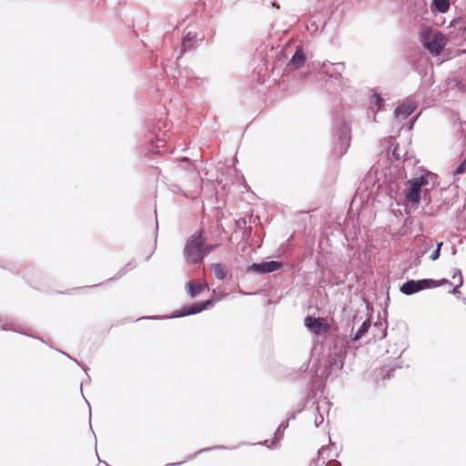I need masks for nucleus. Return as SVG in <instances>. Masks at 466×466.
<instances>
[{"label":"nucleus","instance_id":"nucleus-1","mask_svg":"<svg viewBox=\"0 0 466 466\" xmlns=\"http://www.w3.org/2000/svg\"><path fill=\"white\" fill-rule=\"evenodd\" d=\"M306 61L307 54L304 48L298 46L289 61L286 64L279 82V88L286 94L293 95L298 92L304 80L309 76V71H299L304 66Z\"/></svg>","mask_w":466,"mask_h":466},{"label":"nucleus","instance_id":"nucleus-2","mask_svg":"<svg viewBox=\"0 0 466 466\" xmlns=\"http://www.w3.org/2000/svg\"><path fill=\"white\" fill-rule=\"evenodd\" d=\"M351 126L346 118H333L332 137L334 147L332 154L334 157H342L349 149L351 141Z\"/></svg>","mask_w":466,"mask_h":466},{"label":"nucleus","instance_id":"nucleus-3","mask_svg":"<svg viewBox=\"0 0 466 466\" xmlns=\"http://www.w3.org/2000/svg\"><path fill=\"white\" fill-rule=\"evenodd\" d=\"M146 127L149 133L147 140L152 143L151 151L159 154L160 147L165 146L169 137L167 132L172 125L167 118H147Z\"/></svg>","mask_w":466,"mask_h":466},{"label":"nucleus","instance_id":"nucleus-4","mask_svg":"<svg viewBox=\"0 0 466 466\" xmlns=\"http://www.w3.org/2000/svg\"><path fill=\"white\" fill-rule=\"evenodd\" d=\"M407 184L408 187L404 192L406 201L412 205H419L421 198L422 188L430 184L431 187H434L436 185V177L431 172H426L408 180Z\"/></svg>","mask_w":466,"mask_h":466},{"label":"nucleus","instance_id":"nucleus-5","mask_svg":"<svg viewBox=\"0 0 466 466\" xmlns=\"http://www.w3.org/2000/svg\"><path fill=\"white\" fill-rule=\"evenodd\" d=\"M203 229H199L191 235L185 245L184 256L187 262L193 264L203 263L204 241Z\"/></svg>","mask_w":466,"mask_h":466},{"label":"nucleus","instance_id":"nucleus-6","mask_svg":"<svg viewBox=\"0 0 466 466\" xmlns=\"http://www.w3.org/2000/svg\"><path fill=\"white\" fill-rule=\"evenodd\" d=\"M218 299L216 298H210L204 301L194 302L191 304L184 305L180 309L174 310L170 316H153V317H143L147 319H177L190 315H195L202 312L212 306ZM142 319V318H140ZM139 320V319H137Z\"/></svg>","mask_w":466,"mask_h":466},{"label":"nucleus","instance_id":"nucleus-7","mask_svg":"<svg viewBox=\"0 0 466 466\" xmlns=\"http://www.w3.org/2000/svg\"><path fill=\"white\" fill-rule=\"evenodd\" d=\"M422 46L433 56H439L445 48L448 40L441 32H432L430 29L423 30L420 34Z\"/></svg>","mask_w":466,"mask_h":466},{"label":"nucleus","instance_id":"nucleus-8","mask_svg":"<svg viewBox=\"0 0 466 466\" xmlns=\"http://www.w3.org/2000/svg\"><path fill=\"white\" fill-rule=\"evenodd\" d=\"M345 356L346 350L343 348H334V350L329 354L327 360V377L331 376L333 373L339 372L342 370L344 366Z\"/></svg>","mask_w":466,"mask_h":466},{"label":"nucleus","instance_id":"nucleus-9","mask_svg":"<svg viewBox=\"0 0 466 466\" xmlns=\"http://www.w3.org/2000/svg\"><path fill=\"white\" fill-rule=\"evenodd\" d=\"M432 283V279H409L400 286V291L402 294L410 296L423 289H431Z\"/></svg>","mask_w":466,"mask_h":466},{"label":"nucleus","instance_id":"nucleus-10","mask_svg":"<svg viewBox=\"0 0 466 466\" xmlns=\"http://www.w3.org/2000/svg\"><path fill=\"white\" fill-rule=\"evenodd\" d=\"M305 327L314 335L319 336L329 330V325L323 318L307 316L304 319Z\"/></svg>","mask_w":466,"mask_h":466},{"label":"nucleus","instance_id":"nucleus-11","mask_svg":"<svg viewBox=\"0 0 466 466\" xmlns=\"http://www.w3.org/2000/svg\"><path fill=\"white\" fill-rule=\"evenodd\" d=\"M283 267L282 262L278 260L263 261L260 263H252L247 268V272H253L258 275H263L277 271Z\"/></svg>","mask_w":466,"mask_h":466},{"label":"nucleus","instance_id":"nucleus-12","mask_svg":"<svg viewBox=\"0 0 466 466\" xmlns=\"http://www.w3.org/2000/svg\"><path fill=\"white\" fill-rule=\"evenodd\" d=\"M198 41L197 32L189 31L186 33L182 37L179 55L177 59H179L187 52L194 51L198 46Z\"/></svg>","mask_w":466,"mask_h":466},{"label":"nucleus","instance_id":"nucleus-13","mask_svg":"<svg viewBox=\"0 0 466 466\" xmlns=\"http://www.w3.org/2000/svg\"><path fill=\"white\" fill-rule=\"evenodd\" d=\"M418 103L410 96L404 99L393 112V116H410L417 109Z\"/></svg>","mask_w":466,"mask_h":466},{"label":"nucleus","instance_id":"nucleus-14","mask_svg":"<svg viewBox=\"0 0 466 466\" xmlns=\"http://www.w3.org/2000/svg\"><path fill=\"white\" fill-rule=\"evenodd\" d=\"M371 95L370 96V106L368 114H372L373 116L380 112H382L385 107V99L375 90L370 89Z\"/></svg>","mask_w":466,"mask_h":466},{"label":"nucleus","instance_id":"nucleus-15","mask_svg":"<svg viewBox=\"0 0 466 466\" xmlns=\"http://www.w3.org/2000/svg\"><path fill=\"white\" fill-rule=\"evenodd\" d=\"M343 70L344 63H330L329 61L323 63L322 71L329 77L335 79L340 78Z\"/></svg>","mask_w":466,"mask_h":466},{"label":"nucleus","instance_id":"nucleus-16","mask_svg":"<svg viewBox=\"0 0 466 466\" xmlns=\"http://www.w3.org/2000/svg\"><path fill=\"white\" fill-rule=\"evenodd\" d=\"M188 295L191 299L198 296L206 289H208V285L206 282H198L197 280H189L186 284Z\"/></svg>","mask_w":466,"mask_h":466},{"label":"nucleus","instance_id":"nucleus-17","mask_svg":"<svg viewBox=\"0 0 466 466\" xmlns=\"http://www.w3.org/2000/svg\"><path fill=\"white\" fill-rule=\"evenodd\" d=\"M227 449H228V448L227 446H224V445H215V446H212V447L203 448V449H200L199 451H198L197 452H195L194 454L189 455L185 461H178V462L167 463L165 466H178V465H181V464H183L184 462H186L187 461H191V460L195 459L198 454H201V453H204V452H208V451H214V450H227Z\"/></svg>","mask_w":466,"mask_h":466},{"label":"nucleus","instance_id":"nucleus-18","mask_svg":"<svg viewBox=\"0 0 466 466\" xmlns=\"http://www.w3.org/2000/svg\"><path fill=\"white\" fill-rule=\"evenodd\" d=\"M370 328V319H367L366 320H364L361 323L360 328L357 329V331L353 335L351 340L358 341L359 339H360L368 332Z\"/></svg>","mask_w":466,"mask_h":466},{"label":"nucleus","instance_id":"nucleus-19","mask_svg":"<svg viewBox=\"0 0 466 466\" xmlns=\"http://www.w3.org/2000/svg\"><path fill=\"white\" fill-rule=\"evenodd\" d=\"M211 269L215 275V277L219 279L223 280L226 278L227 270L225 268V266L221 263H213L211 264Z\"/></svg>","mask_w":466,"mask_h":466},{"label":"nucleus","instance_id":"nucleus-20","mask_svg":"<svg viewBox=\"0 0 466 466\" xmlns=\"http://www.w3.org/2000/svg\"><path fill=\"white\" fill-rule=\"evenodd\" d=\"M432 5L435 9L440 13H446L450 8V1L449 0H432Z\"/></svg>","mask_w":466,"mask_h":466},{"label":"nucleus","instance_id":"nucleus-21","mask_svg":"<svg viewBox=\"0 0 466 466\" xmlns=\"http://www.w3.org/2000/svg\"><path fill=\"white\" fill-rule=\"evenodd\" d=\"M401 119L406 120L407 118H396V120H398V122H397V124H396V125H397L398 127H400V131L404 130V132H405V133H409V132L412 129V127H413V126H414V123H415V121H416V119H417V118H410L411 120L409 122V126H408L406 128H404V125H405V124H404V123H401V121H400V120H401Z\"/></svg>","mask_w":466,"mask_h":466},{"label":"nucleus","instance_id":"nucleus-22","mask_svg":"<svg viewBox=\"0 0 466 466\" xmlns=\"http://www.w3.org/2000/svg\"><path fill=\"white\" fill-rule=\"evenodd\" d=\"M135 267H136V265L133 263V261L127 263L113 278H110L108 280H111L114 279H117L121 278L127 272L129 268H134Z\"/></svg>","mask_w":466,"mask_h":466},{"label":"nucleus","instance_id":"nucleus-23","mask_svg":"<svg viewBox=\"0 0 466 466\" xmlns=\"http://www.w3.org/2000/svg\"><path fill=\"white\" fill-rule=\"evenodd\" d=\"M289 426V420H285V421H282L278 429L276 430L274 435H275V438H281L283 433H284V431L288 428Z\"/></svg>","mask_w":466,"mask_h":466},{"label":"nucleus","instance_id":"nucleus-24","mask_svg":"<svg viewBox=\"0 0 466 466\" xmlns=\"http://www.w3.org/2000/svg\"><path fill=\"white\" fill-rule=\"evenodd\" d=\"M329 448L328 446H323L318 451L319 460L322 459V463L325 462V460L329 456Z\"/></svg>","mask_w":466,"mask_h":466},{"label":"nucleus","instance_id":"nucleus-25","mask_svg":"<svg viewBox=\"0 0 466 466\" xmlns=\"http://www.w3.org/2000/svg\"><path fill=\"white\" fill-rule=\"evenodd\" d=\"M466 171V157L461 161V163L456 167L454 170V176L461 175Z\"/></svg>","mask_w":466,"mask_h":466},{"label":"nucleus","instance_id":"nucleus-26","mask_svg":"<svg viewBox=\"0 0 466 466\" xmlns=\"http://www.w3.org/2000/svg\"><path fill=\"white\" fill-rule=\"evenodd\" d=\"M453 279H458V287H461L463 285V278L462 273L460 269L456 268L454 269V273L452 275Z\"/></svg>","mask_w":466,"mask_h":466},{"label":"nucleus","instance_id":"nucleus-27","mask_svg":"<svg viewBox=\"0 0 466 466\" xmlns=\"http://www.w3.org/2000/svg\"><path fill=\"white\" fill-rule=\"evenodd\" d=\"M444 284L452 285L451 282L449 279H440L438 281L433 279V283H432V285H431V288H437V287H440V286L444 285Z\"/></svg>","mask_w":466,"mask_h":466},{"label":"nucleus","instance_id":"nucleus-28","mask_svg":"<svg viewBox=\"0 0 466 466\" xmlns=\"http://www.w3.org/2000/svg\"><path fill=\"white\" fill-rule=\"evenodd\" d=\"M217 247V245H206L204 243L203 259Z\"/></svg>","mask_w":466,"mask_h":466},{"label":"nucleus","instance_id":"nucleus-29","mask_svg":"<svg viewBox=\"0 0 466 466\" xmlns=\"http://www.w3.org/2000/svg\"><path fill=\"white\" fill-rule=\"evenodd\" d=\"M374 326H375V327H377L378 329H381V330H382V336H381V338H385V337H386V335H387V329L384 327V324H383V323H381V322H376V323L374 324Z\"/></svg>","mask_w":466,"mask_h":466},{"label":"nucleus","instance_id":"nucleus-30","mask_svg":"<svg viewBox=\"0 0 466 466\" xmlns=\"http://www.w3.org/2000/svg\"><path fill=\"white\" fill-rule=\"evenodd\" d=\"M458 124L461 133L466 136V121L460 120Z\"/></svg>","mask_w":466,"mask_h":466},{"label":"nucleus","instance_id":"nucleus-31","mask_svg":"<svg viewBox=\"0 0 466 466\" xmlns=\"http://www.w3.org/2000/svg\"><path fill=\"white\" fill-rule=\"evenodd\" d=\"M440 255H441V251H439V249H435L431 255V260H437L439 258H440Z\"/></svg>","mask_w":466,"mask_h":466},{"label":"nucleus","instance_id":"nucleus-32","mask_svg":"<svg viewBox=\"0 0 466 466\" xmlns=\"http://www.w3.org/2000/svg\"><path fill=\"white\" fill-rule=\"evenodd\" d=\"M245 225H246V219L244 218H241L236 220V226L238 228L245 227Z\"/></svg>","mask_w":466,"mask_h":466},{"label":"nucleus","instance_id":"nucleus-33","mask_svg":"<svg viewBox=\"0 0 466 466\" xmlns=\"http://www.w3.org/2000/svg\"><path fill=\"white\" fill-rule=\"evenodd\" d=\"M392 156L396 160L400 159V154L398 152V147H395L394 149L392 150Z\"/></svg>","mask_w":466,"mask_h":466},{"label":"nucleus","instance_id":"nucleus-34","mask_svg":"<svg viewBox=\"0 0 466 466\" xmlns=\"http://www.w3.org/2000/svg\"><path fill=\"white\" fill-rule=\"evenodd\" d=\"M326 466H341L340 462L336 460H329Z\"/></svg>","mask_w":466,"mask_h":466},{"label":"nucleus","instance_id":"nucleus-35","mask_svg":"<svg viewBox=\"0 0 466 466\" xmlns=\"http://www.w3.org/2000/svg\"><path fill=\"white\" fill-rule=\"evenodd\" d=\"M163 71H164L167 75H168V74H169V72H168V70H167V66H163ZM177 69H175L174 73H170V75H171L174 78H177V76L176 75V72H177Z\"/></svg>","mask_w":466,"mask_h":466},{"label":"nucleus","instance_id":"nucleus-36","mask_svg":"<svg viewBox=\"0 0 466 466\" xmlns=\"http://www.w3.org/2000/svg\"><path fill=\"white\" fill-rule=\"evenodd\" d=\"M323 422V416L319 415V418L316 417L315 419V425L316 427H319Z\"/></svg>","mask_w":466,"mask_h":466},{"label":"nucleus","instance_id":"nucleus-37","mask_svg":"<svg viewBox=\"0 0 466 466\" xmlns=\"http://www.w3.org/2000/svg\"><path fill=\"white\" fill-rule=\"evenodd\" d=\"M459 288H460V287H458V284H457V285L453 288V289H452V290H451L450 292H451V294H453V295H456L457 293H459Z\"/></svg>","mask_w":466,"mask_h":466},{"label":"nucleus","instance_id":"nucleus-38","mask_svg":"<svg viewBox=\"0 0 466 466\" xmlns=\"http://www.w3.org/2000/svg\"><path fill=\"white\" fill-rule=\"evenodd\" d=\"M309 26L315 27V30H318V28H319L316 21H310L309 22Z\"/></svg>","mask_w":466,"mask_h":466},{"label":"nucleus","instance_id":"nucleus-39","mask_svg":"<svg viewBox=\"0 0 466 466\" xmlns=\"http://www.w3.org/2000/svg\"><path fill=\"white\" fill-rule=\"evenodd\" d=\"M457 87H458V89H460V90H463L464 86H463V84H462V82H461V81H458V82H457Z\"/></svg>","mask_w":466,"mask_h":466},{"label":"nucleus","instance_id":"nucleus-40","mask_svg":"<svg viewBox=\"0 0 466 466\" xmlns=\"http://www.w3.org/2000/svg\"><path fill=\"white\" fill-rule=\"evenodd\" d=\"M63 355H66V357H68L69 359L73 360L76 363H77L78 365H80V363L76 360H74L73 358H71L67 353L64 352V351H60Z\"/></svg>","mask_w":466,"mask_h":466},{"label":"nucleus","instance_id":"nucleus-41","mask_svg":"<svg viewBox=\"0 0 466 466\" xmlns=\"http://www.w3.org/2000/svg\"><path fill=\"white\" fill-rule=\"evenodd\" d=\"M296 419V412H293L289 418L287 420H295Z\"/></svg>","mask_w":466,"mask_h":466},{"label":"nucleus","instance_id":"nucleus-42","mask_svg":"<svg viewBox=\"0 0 466 466\" xmlns=\"http://www.w3.org/2000/svg\"><path fill=\"white\" fill-rule=\"evenodd\" d=\"M441 247H442V242H439V243H437L436 249H439V251H441Z\"/></svg>","mask_w":466,"mask_h":466},{"label":"nucleus","instance_id":"nucleus-43","mask_svg":"<svg viewBox=\"0 0 466 466\" xmlns=\"http://www.w3.org/2000/svg\"><path fill=\"white\" fill-rule=\"evenodd\" d=\"M79 289H80L79 288H76V289H73V291H72V292H66V294H75V293H76V291H78Z\"/></svg>","mask_w":466,"mask_h":466},{"label":"nucleus","instance_id":"nucleus-44","mask_svg":"<svg viewBox=\"0 0 466 466\" xmlns=\"http://www.w3.org/2000/svg\"><path fill=\"white\" fill-rule=\"evenodd\" d=\"M181 161L188 162V161H190V159L188 157H185L181 158Z\"/></svg>","mask_w":466,"mask_h":466},{"label":"nucleus","instance_id":"nucleus-45","mask_svg":"<svg viewBox=\"0 0 466 466\" xmlns=\"http://www.w3.org/2000/svg\"><path fill=\"white\" fill-rule=\"evenodd\" d=\"M393 370H390L387 373V379H390V372L392 371Z\"/></svg>","mask_w":466,"mask_h":466},{"label":"nucleus","instance_id":"nucleus-46","mask_svg":"<svg viewBox=\"0 0 466 466\" xmlns=\"http://www.w3.org/2000/svg\"><path fill=\"white\" fill-rule=\"evenodd\" d=\"M268 441H263V442H259L258 444H263V445L268 446Z\"/></svg>","mask_w":466,"mask_h":466},{"label":"nucleus","instance_id":"nucleus-47","mask_svg":"<svg viewBox=\"0 0 466 466\" xmlns=\"http://www.w3.org/2000/svg\"><path fill=\"white\" fill-rule=\"evenodd\" d=\"M463 34H466V25L461 28Z\"/></svg>","mask_w":466,"mask_h":466},{"label":"nucleus","instance_id":"nucleus-48","mask_svg":"<svg viewBox=\"0 0 466 466\" xmlns=\"http://www.w3.org/2000/svg\"><path fill=\"white\" fill-rule=\"evenodd\" d=\"M326 25H327V22L325 21V22L323 23L322 26H321V30H323V28L326 26Z\"/></svg>","mask_w":466,"mask_h":466},{"label":"nucleus","instance_id":"nucleus-49","mask_svg":"<svg viewBox=\"0 0 466 466\" xmlns=\"http://www.w3.org/2000/svg\"><path fill=\"white\" fill-rule=\"evenodd\" d=\"M420 114H421V112H420V113H418V114L414 115L413 116L419 117V116H420Z\"/></svg>","mask_w":466,"mask_h":466},{"label":"nucleus","instance_id":"nucleus-50","mask_svg":"<svg viewBox=\"0 0 466 466\" xmlns=\"http://www.w3.org/2000/svg\"><path fill=\"white\" fill-rule=\"evenodd\" d=\"M404 161H405V162H407V161H408V156H407V155L405 156Z\"/></svg>","mask_w":466,"mask_h":466},{"label":"nucleus","instance_id":"nucleus-51","mask_svg":"<svg viewBox=\"0 0 466 466\" xmlns=\"http://www.w3.org/2000/svg\"><path fill=\"white\" fill-rule=\"evenodd\" d=\"M83 370H84L85 372H86L87 368L86 367H83Z\"/></svg>","mask_w":466,"mask_h":466},{"label":"nucleus","instance_id":"nucleus-52","mask_svg":"<svg viewBox=\"0 0 466 466\" xmlns=\"http://www.w3.org/2000/svg\"><path fill=\"white\" fill-rule=\"evenodd\" d=\"M101 284H102V283H100V285H101ZM97 286H99V284H95V285H93L92 287H97Z\"/></svg>","mask_w":466,"mask_h":466},{"label":"nucleus","instance_id":"nucleus-53","mask_svg":"<svg viewBox=\"0 0 466 466\" xmlns=\"http://www.w3.org/2000/svg\"><path fill=\"white\" fill-rule=\"evenodd\" d=\"M357 319V316H354L353 317V321H355Z\"/></svg>","mask_w":466,"mask_h":466},{"label":"nucleus","instance_id":"nucleus-54","mask_svg":"<svg viewBox=\"0 0 466 466\" xmlns=\"http://www.w3.org/2000/svg\"><path fill=\"white\" fill-rule=\"evenodd\" d=\"M315 464H317V462H315ZM315 466H318V465H315Z\"/></svg>","mask_w":466,"mask_h":466}]
</instances>
